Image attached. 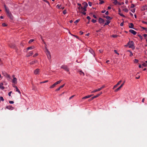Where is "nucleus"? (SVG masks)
I'll return each mask as SVG.
<instances>
[{
    "label": "nucleus",
    "mask_w": 147,
    "mask_h": 147,
    "mask_svg": "<svg viewBox=\"0 0 147 147\" xmlns=\"http://www.w3.org/2000/svg\"><path fill=\"white\" fill-rule=\"evenodd\" d=\"M45 52L46 55L47 56V58L48 59H49L50 62L51 61V55L50 53V52L49 51L48 49H47V48L46 47H45Z\"/></svg>",
    "instance_id": "nucleus-1"
},
{
    "label": "nucleus",
    "mask_w": 147,
    "mask_h": 147,
    "mask_svg": "<svg viewBox=\"0 0 147 147\" xmlns=\"http://www.w3.org/2000/svg\"><path fill=\"white\" fill-rule=\"evenodd\" d=\"M82 4L84 5V7H81V9H84V11H86V8L88 6V4L85 2H84Z\"/></svg>",
    "instance_id": "nucleus-2"
},
{
    "label": "nucleus",
    "mask_w": 147,
    "mask_h": 147,
    "mask_svg": "<svg viewBox=\"0 0 147 147\" xmlns=\"http://www.w3.org/2000/svg\"><path fill=\"white\" fill-rule=\"evenodd\" d=\"M61 68L63 69L67 72H69V69L68 68L67 65H62L61 66Z\"/></svg>",
    "instance_id": "nucleus-3"
},
{
    "label": "nucleus",
    "mask_w": 147,
    "mask_h": 147,
    "mask_svg": "<svg viewBox=\"0 0 147 147\" xmlns=\"http://www.w3.org/2000/svg\"><path fill=\"white\" fill-rule=\"evenodd\" d=\"M7 16L11 20L13 19V17L11 13L9 12L8 13H7Z\"/></svg>",
    "instance_id": "nucleus-4"
},
{
    "label": "nucleus",
    "mask_w": 147,
    "mask_h": 147,
    "mask_svg": "<svg viewBox=\"0 0 147 147\" xmlns=\"http://www.w3.org/2000/svg\"><path fill=\"white\" fill-rule=\"evenodd\" d=\"M102 92H100V93L98 94L97 95H96V96H94L93 97H92L90 99H89V100H93L94 98H96L98 97L100 94H102Z\"/></svg>",
    "instance_id": "nucleus-5"
},
{
    "label": "nucleus",
    "mask_w": 147,
    "mask_h": 147,
    "mask_svg": "<svg viewBox=\"0 0 147 147\" xmlns=\"http://www.w3.org/2000/svg\"><path fill=\"white\" fill-rule=\"evenodd\" d=\"M134 43L133 41H129L127 44V45H125V46H134Z\"/></svg>",
    "instance_id": "nucleus-6"
},
{
    "label": "nucleus",
    "mask_w": 147,
    "mask_h": 147,
    "mask_svg": "<svg viewBox=\"0 0 147 147\" xmlns=\"http://www.w3.org/2000/svg\"><path fill=\"white\" fill-rule=\"evenodd\" d=\"M146 10H147V5H145L143 6L141 10L142 11H144Z\"/></svg>",
    "instance_id": "nucleus-7"
},
{
    "label": "nucleus",
    "mask_w": 147,
    "mask_h": 147,
    "mask_svg": "<svg viewBox=\"0 0 147 147\" xmlns=\"http://www.w3.org/2000/svg\"><path fill=\"white\" fill-rule=\"evenodd\" d=\"M6 108L11 110H12L14 109L13 107H12V106L11 105L7 106Z\"/></svg>",
    "instance_id": "nucleus-8"
},
{
    "label": "nucleus",
    "mask_w": 147,
    "mask_h": 147,
    "mask_svg": "<svg viewBox=\"0 0 147 147\" xmlns=\"http://www.w3.org/2000/svg\"><path fill=\"white\" fill-rule=\"evenodd\" d=\"M98 22L100 24H102L104 22V21L103 19L102 18H99L98 19Z\"/></svg>",
    "instance_id": "nucleus-9"
},
{
    "label": "nucleus",
    "mask_w": 147,
    "mask_h": 147,
    "mask_svg": "<svg viewBox=\"0 0 147 147\" xmlns=\"http://www.w3.org/2000/svg\"><path fill=\"white\" fill-rule=\"evenodd\" d=\"M123 84H121V85L119 88H117L115 90V92H117L123 87Z\"/></svg>",
    "instance_id": "nucleus-10"
},
{
    "label": "nucleus",
    "mask_w": 147,
    "mask_h": 147,
    "mask_svg": "<svg viewBox=\"0 0 147 147\" xmlns=\"http://www.w3.org/2000/svg\"><path fill=\"white\" fill-rule=\"evenodd\" d=\"M39 71V69H37L34 71V73L36 75L38 74Z\"/></svg>",
    "instance_id": "nucleus-11"
},
{
    "label": "nucleus",
    "mask_w": 147,
    "mask_h": 147,
    "mask_svg": "<svg viewBox=\"0 0 147 147\" xmlns=\"http://www.w3.org/2000/svg\"><path fill=\"white\" fill-rule=\"evenodd\" d=\"M129 32L134 35H136L137 33L136 32L131 29L129 30Z\"/></svg>",
    "instance_id": "nucleus-12"
},
{
    "label": "nucleus",
    "mask_w": 147,
    "mask_h": 147,
    "mask_svg": "<svg viewBox=\"0 0 147 147\" xmlns=\"http://www.w3.org/2000/svg\"><path fill=\"white\" fill-rule=\"evenodd\" d=\"M93 95H88V96H86L83 97L82 98V99H86V98H89L91 96H93Z\"/></svg>",
    "instance_id": "nucleus-13"
},
{
    "label": "nucleus",
    "mask_w": 147,
    "mask_h": 147,
    "mask_svg": "<svg viewBox=\"0 0 147 147\" xmlns=\"http://www.w3.org/2000/svg\"><path fill=\"white\" fill-rule=\"evenodd\" d=\"M12 82L15 84L17 83V79L16 78H14L12 80Z\"/></svg>",
    "instance_id": "nucleus-14"
},
{
    "label": "nucleus",
    "mask_w": 147,
    "mask_h": 147,
    "mask_svg": "<svg viewBox=\"0 0 147 147\" xmlns=\"http://www.w3.org/2000/svg\"><path fill=\"white\" fill-rule=\"evenodd\" d=\"M121 82H122V81H121V80H120V81H119V82H118V83H117V84L115 85V86H114V87H113V89H114V88H115L117 87V86H118V85H119L120 84V83H121Z\"/></svg>",
    "instance_id": "nucleus-15"
},
{
    "label": "nucleus",
    "mask_w": 147,
    "mask_h": 147,
    "mask_svg": "<svg viewBox=\"0 0 147 147\" xmlns=\"http://www.w3.org/2000/svg\"><path fill=\"white\" fill-rule=\"evenodd\" d=\"M119 14L121 16L125 17V16L122 14L120 13V12H121V10L120 8H119Z\"/></svg>",
    "instance_id": "nucleus-16"
},
{
    "label": "nucleus",
    "mask_w": 147,
    "mask_h": 147,
    "mask_svg": "<svg viewBox=\"0 0 147 147\" xmlns=\"http://www.w3.org/2000/svg\"><path fill=\"white\" fill-rule=\"evenodd\" d=\"M3 83H1L0 84V88L2 90L4 89L5 88L3 86Z\"/></svg>",
    "instance_id": "nucleus-17"
},
{
    "label": "nucleus",
    "mask_w": 147,
    "mask_h": 147,
    "mask_svg": "<svg viewBox=\"0 0 147 147\" xmlns=\"http://www.w3.org/2000/svg\"><path fill=\"white\" fill-rule=\"evenodd\" d=\"M33 54V53L31 51L27 55V57H29L31 55H32Z\"/></svg>",
    "instance_id": "nucleus-18"
},
{
    "label": "nucleus",
    "mask_w": 147,
    "mask_h": 147,
    "mask_svg": "<svg viewBox=\"0 0 147 147\" xmlns=\"http://www.w3.org/2000/svg\"><path fill=\"white\" fill-rule=\"evenodd\" d=\"M129 25H129V28H133V27L134 26V25L133 23H130L129 24Z\"/></svg>",
    "instance_id": "nucleus-19"
},
{
    "label": "nucleus",
    "mask_w": 147,
    "mask_h": 147,
    "mask_svg": "<svg viewBox=\"0 0 147 147\" xmlns=\"http://www.w3.org/2000/svg\"><path fill=\"white\" fill-rule=\"evenodd\" d=\"M80 74L81 75H83V76H84L85 74L81 70H80L79 71Z\"/></svg>",
    "instance_id": "nucleus-20"
},
{
    "label": "nucleus",
    "mask_w": 147,
    "mask_h": 147,
    "mask_svg": "<svg viewBox=\"0 0 147 147\" xmlns=\"http://www.w3.org/2000/svg\"><path fill=\"white\" fill-rule=\"evenodd\" d=\"M30 47L27 48V49L25 50V51L26 52H27V51L29 49H33L32 47Z\"/></svg>",
    "instance_id": "nucleus-21"
},
{
    "label": "nucleus",
    "mask_w": 147,
    "mask_h": 147,
    "mask_svg": "<svg viewBox=\"0 0 147 147\" xmlns=\"http://www.w3.org/2000/svg\"><path fill=\"white\" fill-rule=\"evenodd\" d=\"M110 22L109 21V20H108L107 21V22L105 23V25H104V26L106 25H108L109 23H110Z\"/></svg>",
    "instance_id": "nucleus-22"
},
{
    "label": "nucleus",
    "mask_w": 147,
    "mask_h": 147,
    "mask_svg": "<svg viewBox=\"0 0 147 147\" xmlns=\"http://www.w3.org/2000/svg\"><path fill=\"white\" fill-rule=\"evenodd\" d=\"M37 61H32V62H31L30 63V65H32V64H34Z\"/></svg>",
    "instance_id": "nucleus-23"
},
{
    "label": "nucleus",
    "mask_w": 147,
    "mask_h": 147,
    "mask_svg": "<svg viewBox=\"0 0 147 147\" xmlns=\"http://www.w3.org/2000/svg\"><path fill=\"white\" fill-rule=\"evenodd\" d=\"M16 89V91L18 92L20 94H21V92L19 90V89L18 88V87H17Z\"/></svg>",
    "instance_id": "nucleus-24"
},
{
    "label": "nucleus",
    "mask_w": 147,
    "mask_h": 147,
    "mask_svg": "<svg viewBox=\"0 0 147 147\" xmlns=\"http://www.w3.org/2000/svg\"><path fill=\"white\" fill-rule=\"evenodd\" d=\"M56 84L55 83L52 86H50V88H53L54 87L56 86Z\"/></svg>",
    "instance_id": "nucleus-25"
},
{
    "label": "nucleus",
    "mask_w": 147,
    "mask_h": 147,
    "mask_svg": "<svg viewBox=\"0 0 147 147\" xmlns=\"http://www.w3.org/2000/svg\"><path fill=\"white\" fill-rule=\"evenodd\" d=\"M5 11H6V12L7 13L10 12L9 10V9L7 7L5 8Z\"/></svg>",
    "instance_id": "nucleus-26"
},
{
    "label": "nucleus",
    "mask_w": 147,
    "mask_h": 147,
    "mask_svg": "<svg viewBox=\"0 0 147 147\" xmlns=\"http://www.w3.org/2000/svg\"><path fill=\"white\" fill-rule=\"evenodd\" d=\"M61 81H62V80L58 81L57 82H56L55 83L56 84V85H57V84H59L61 82Z\"/></svg>",
    "instance_id": "nucleus-27"
},
{
    "label": "nucleus",
    "mask_w": 147,
    "mask_h": 147,
    "mask_svg": "<svg viewBox=\"0 0 147 147\" xmlns=\"http://www.w3.org/2000/svg\"><path fill=\"white\" fill-rule=\"evenodd\" d=\"M77 4L79 6V7H78V9H80L81 7H82L81 4L79 3H78Z\"/></svg>",
    "instance_id": "nucleus-28"
},
{
    "label": "nucleus",
    "mask_w": 147,
    "mask_h": 147,
    "mask_svg": "<svg viewBox=\"0 0 147 147\" xmlns=\"http://www.w3.org/2000/svg\"><path fill=\"white\" fill-rule=\"evenodd\" d=\"M2 74L5 76L7 75V74L4 71H2Z\"/></svg>",
    "instance_id": "nucleus-29"
},
{
    "label": "nucleus",
    "mask_w": 147,
    "mask_h": 147,
    "mask_svg": "<svg viewBox=\"0 0 147 147\" xmlns=\"http://www.w3.org/2000/svg\"><path fill=\"white\" fill-rule=\"evenodd\" d=\"M105 18H106V19L109 20L110 19V20H111L112 19V18H111V17L109 16H106L105 17Z\"/></svg>",
    "instance_id": "nucleus-30"
},
{
    "label": "nucleus",
    "mask_w": 147,
    "mask_h": 147,
    "mask_svg": "<svg viewBox=\"0 0 147 147\" xmlns=\"http://www.w3.org/2000/svg\"><path fill=\"white\" fill-rule=\"evenodd\" d=\"M2 25L3 26H7V25L5 23H3Z\"/></svg>",
    "instance_id": "nucleus-31"
},
{
    "label": "nucleus",
    "mask_w": 147,
    "mask_h": 147,
    "mask_svg": "<svg viewBox=\"0 0 147 147\" xmlns=\"http://www.w3.org/2000/svg\"><path fill=\"white\" fill-rule=\"evenodd\" d=\"M100 91L99 90H98V89H96V90H95L94 91H92L91 92V93H94L95 92H97V91Z\"/></svg>",
    "instance_id": "nucleus-32"
},
{
    "label": "nucleus",
    "mask_w": 147,
    "mask_h": 147,
    "mask_svg": "<svg viewBox=\"0 0 147 147\" xmlns=\"http://www.w3.org/2000/svg\"><path fill=\"white\" fill-rule=\"evenodd\" d=\"M123 10L124 11H125V12H127L128 11V10L126 8L124 9H123Z\"/></svg>",
    "instance_id": "nucleus-33"
},
{
    "label": "nucleus",
    "mask_w": 147,
    "mask_h": 147,
    "mask_svg": "<svg viewBox=\"0 0 147 147\" xmlns=\"http://www.w3.org/2000/svg\"><path fill=\"white\" fill-rule=\"evenodd\" d=\"M118 36L117 35H112V36L113 37V38H115L117 37Z\"/></svg>",
    "instance_id": "nucleus-34"
},
{
    "label": "nucleus",
    "mask_w": 147,
    "mask_h": 147,
    "mask_svg": "<svg viewBox=\"0 0 147 147\" xmlns=\"http://www.w3.org/2000/svg\"><path fill=\"white\" fill-rule=\"evenodd\" d=\"M34 39H31L28 42V43H31L33 41H34Z\"/></svg>",
    "instance_id": "nucleus-35"
},
{
    "label": "nucleus",
    "mask_w": 147,
    "mask_h": 147,
    "mask_svg": "<svg viewBox=\"0 0 147 147\" xmlns=\"http://www.w3.org/2000/svg\"><path fill=\"white\" fill-rule=\"evenodd\" d=\"M89 51L92 54H93V53H94V52L92 49H90L89 50Z\"/></svg>",
    "instance_id": "nucleus-36"
},
{
    "label": "nucleus",
    "mask_w": 147,
    "mask_h": 147,
    "mask_svg": "<svg viewBox=\"0 0 147 147\" xmlns=\"http://www.w3.org/2000/svg\"><path fill=\"white\" fill-rule=\"evenodd\" d=\"M0 100H1L2 101H3L4 100V99L2 96H0Z\"/></svg>",
    "instance_id": "nucleus-37"
},
{
    "label": "nucleus",
    "mask_w": 147,
    "mask_h": 147,
    "mask_svg": "<svg viewBox=\"0 0 147 147\" xmlns=\"http://www.w3.org/2000/svg\"><path fill=\"white\" fill-rule=\"evenodd\" d=\"M80 20V19H78L77 20H76L75 22H74L75 23H78L79 21Z\"/></svg>",
    "instance_id": "nucleus-38"
},
{
    "label": "nucleus",
    "mask_w": 147,
    "mask_h": 147,
    "mask_svg": "<svg viewBox=\"0 0 147 147\" xmlns=\"http://www.w3.org/2000/svg\"><path fill=\"white\" fill-rule=\"evenodd\" d=\"M92 22H93V23H95V22H96V20H94V19H92Z\"/></svg>",
    "instance_id": "nucleus-39"
},
{
    "label": "nucleus",
    "mask_w": 147,
    "mask_h": 147,
    "mask_svg": "<svg viewBox=\"0 0 147 147\" xmlns=\"http://www.w3.org/2000/svg\"><path fill=\"white\" fill-rule=\"evenodd\" d=\"M48 80H46V81H43V82H40V84L45 83H46V82H48Z\"/></svg>",
    "instance_id": "nucleus-40"
},
{
    "label": "nucleus",
    "mask_w": 147,
    "mask_h": 147,
    "mask_svg": "<svg viewBox=\"0 0 147 147\" xmlns=\"http://www.w3.org/2000/svg\"><path fill=\"white\" fill-rule=\"evenodd\" d=\"M138 36L139 37V38H140V39H141V40L142 39H143V37H142V36H141V35H140V34H139V35H138Z\"/></svg>",
    "instance_id": "nucleus-41"
},
{
    "label": "nucleus",
    "mask_w": 147,
    "mask_h": 147,
    "mask_svg": "<svg viewBox=\"0 0 147 147\" xmlns=\"http://www.w3.org/2000/svg\"><path fill=\"white\" fill-rule=\"evenodd\" d=\"M63 13L64 14H65L67 13L66 10L65 9L64 10L63 12Z\"/></svg>",
    "instance_id": "nucleus-42"
},
{
    "label": "nucleus",
    "mask_w": 147,
    "mask_h": 147,
    "mask_svg": "<svg viewBox=\"0 0 147 147\" xmlns=\"http://www.w3.org/2000/svg\"><path fill=\"white\" fill-rule=\"evenodd\" d=\"M134 62L135 63H137L138 62V59H134Z\"/></svg>",
    "instance_id": "nucleus-43"
},
{
    "label": "nucleus",
    "mask_w": 147,
    "mask_h": 147,
    "mask_svg": "<svg viewBox=\"0 0 147 147\" xmlns=\"http://www.w3.org/2000/svg\"><path fill=\"white\" fill-rule=\"evenodd\" d=\"M104 3V2L103 1H101L99 3V4H101L103 3Z\"/></svg>",
    "instance_id": "nucleus-44"
},
{
    "label": "nucleus",
    "mask_w": 147,
    "mask_h": 147,
    "mask_svg": "<svg viewBox=\"0 0 147 147\" xmlns=\"http://www.w3.org/2000/svg\"><path fill=\"white\" fill-rule=\"evenodd\" d=\"M71 35H72L73 36L76 37V38L78 39H79V37L78 36H77L76 35H73V34H71Z\"/></svg>",
    "instance_id": "nucleus-45"
},
{
    "label": "nucleus",
    "mask_w": 147,
    "mask_h": 147,
    "mask_svg": "<svg viewBox=\"0 0 147 147\" xmlns=\"http://www.w3.org/2000/svg\"><path fill=\"white\" fill-rule=\"evenodd\" d=\"M118 4L119 5H123L124 4V3L123 2H122L121 3H120L119 2H118Z\"/></svg>",
    "instance_id": "nucleus-46"
},
{
    "label": "nucleus",
    "mask_w": 147,
    "mask_h": 147,
    "mask_svg": "<svg viewBox=\"0 0 147 147\" xmlns=\"http://www.w3.org/2000/svg\"><path fill=\"white\" fill-rule=\"evenodd\" d=\"M57 7H58V9H61V5H57Z\"/></svg>",
    "instance_id": "nucleus-47"
},
{
    "label": "nucleus",
    "mask_w": 147,
    "mask_h": 147,
    "mask_svg": "<svg viewBox=\"0 0 147 147\" xmlns=\"http://www.w3.org/2000/svg\"><path fill=\"white\" fill-rule=\"evenodd\" d=\"M65 85V84H63V85H62L61 86L59 87V88H60V89H61V88H63L64 86Z\"/></svg>",
    "instance_id": "nucleus-48"
},
{
    "label": "nucleus",
    "mask_w": 147,
    "mask_h": 147,
    "mask_svg": "<svg viewBox=\"0 0 147 147\" xmlns=\"http://www.w3.org/2000/svg\"><path fill=\"white\" fill-rule=\"evenodd\" d=\"M114 52L117 54L118 55H119V53H117V51L116 50H114Z\"/></svg>",
    "instance_id": "nucleus-49"
},
{
    "label": "nucleus",
    "mask_w": 147,
    "mask_h": 147,
    "mask_svg": "<svg viewBox=\"0 0 147 147\" xmlns=\"http://www.w3.org/2000/svg\"><path fill=\"white\" fill-rule=\"evenodd\" d=\"M88 4L90 6H91L92 5V3L90 2H88Z\"/></svg>",
    "instance_id": "nucleus-50"
},
{
    "label": "nucleus",
    "mask_w": 147,
    "mask_h": 147,
    "mask_svg": "<svg viewBox=\"0 0 147 147\" xmlns=\"http://www.w3.org/2000/svg\"><path fill=\"white\" fill-rule=\"evenodd\" d=\"M9 102L10 104H13L14 103V102L12 101H9Z\"/></svg>",
    "instance_id": "nucleus-51"
},
{
    "label": "nucleus",
    "mask_w": 147,
    "mask_h": 147,
    "mask_svg": "<svg viewBox=\"0 0 147 147\" xmlns=\"http://www.w3.org/2000/svg\"><path fill=\"white\" fill-rule=\"evenodd\" d=\"M134 7H135L134 5L133 4H132L131 5V8H133Z\"/></svg>",
    "instance_id": "nucleus-52"
},
{
    "label": "nucleus",
    "mask_w": 147,
    "mask_h": 147,
    "mask_svg": "<svg viewBox=\"0 0 147 147\" xmlns=\"http://www.w3.org/2000/svg\"><path fill=\"white\" fill-rule=\"evenodd\" d=\"M135 9H134L131 10V11L133 12H135Z\"/></svg>",
    "instance_id": "nucleus-53"
},
{
    "label": "nucleus",
    "mask_w": 147,
    "mask_h": 147,
    "mask_svg": "<svg viewBox=\"0 0 147 147\" xmlns=\"http://www.w3.org/2000/svg\"><path fill=\"white\" fill-rule=\"evenodd\" d=\"M87 19H88L89 20L91 19L90 18L89 16H88L86 18Z\"/></svg>",
    "instance_id": "nucleus-54"
},
{
    "label": "nucleus",
    "mask_w": 147,
    "mask_h": 147,
    "mask_svg": "<svg viewBox=\"0 0 147 147\" xmlns=\"http://www.w3.org/2000/svg\"><path fill=\"white\" fill-rule=\"evenodd\" d=\"M81 12L84 15H86V12H84V11L82 12V11H81Z\"/></svg>",
    "instance_id": "nucleus-55"
},
{
    "label": "nucleus",
    "mask_w": 147,
    "mask_h": 147,
    "mask_svg": "<svg viewBox=\"0 0 147 147\" xmlns=\"http://www.w3.org/2000/svg\"><path fill=\"white\" fill-rule=\"evenodd\" d=\"M142 65L143 66L145 67H146L147 65V64L145 63H143Z\"/></svg>",
    "instance_id": "nucleus-56"
},
{
    "label": "nucleus",
    "mask_w": 147,
    "mask_h": 147,
    "mask_svg": "<svg viewBox=\"0 0 147 147\" xmlns=\"http://www.w3.org/2000/svg\"><path fill=\"white\" fill-rule=\"evenodd\" d=\"M74 96V95H73L71 96V97H70L69 98V99L70 100L72 98H73Z\"/></svg>",
    "instance_id": "nucleus-57"
},
{
    "label": "nucleus",
    "mask_w": 147,
    "mask_h": 147,
    "mask_svg": "<svg viewBox=\"0 0 147 147\" xmlns=\"http://www.w3.org/2000/svg\"><path fill=\"white\" fill-rule=\"evenodd\" d=\"M80 34L82 35L83 34V32L82 31H80Z\"/></svg>",
    "instance_id": "nucleus-58"
},
{
    "label": "nucleus",
    "mask_w": 147,
    "mask_h": 147,
    "mask_svg": "<svg viewBox=\"0 0 147 147\" xmlns=\"http://www.w3.org/2000/svg\"><path fill=\"white\" fill-rule=\"evenodd\" d=\"M12 92L11 91L10 92H9V93H8V95L9 96H11V94Z\"/></svg>",
    "instance_id": "nucleus-59"
},
{
    "label": "nucleus",
    "mask_w": 147,
    "mask_h": 147,
    "mask_svg": "<svg viewBox=\"0 0 147 147\" xmlns=\"http://www.w3.org/2000/svg\"><path fill=\"white\" fill-rule=\"evenodd\" d=\"M60 88H59V87L55 91H58L59 90H60Z\"/></svg>",
    "instance_id": "nucleus-60"
},
{
    "label": "nucleus",
    "mask_w": 147,
    "mask_h": 147,
    "mask_svg": "<svg viewBox=\"0 0 147 147\" xmlns=\"http://www.w3.org/2000/svg\"><path fill=\"white\" fill-rule=\"evenodd\" d=\"M38 54L37 53H36L35 54H34V55H33V57H35L36 56L38 55Z\"/></svg>",
    "instance_id": "nucleus-61"
},
{
    "label": "nucleus",
    "mask_w": 147,
    "mask_h": 147,
    "mask_svg": "<svg viewBox=\"0 0 147 147\" xmlns=\"http://www.w3.org/2000/svg\"><path fill=\"white\" fill-rule=\"evenodd\" d=\"M123 22H122V23H121V24H120V26H123Z\"/></svg>",
    "instance_id": "nucleus-62"
},
{
    "label": "nucleus",
    "mask_w": 147,
    "mask_h": 147,
    "mask_svg": "<svg viewBox=\"0 0 147 147\" xmlns=\"http://www.w3.org/2000/svg\"><path fill=\"white\" fill-rule=\"evenodd\" d=\"M105 14L106 15H108L109 14L108 11H107L105 13Z\"/></svg>",
    "instance_id": "nucleus-63"
},
{
    "label": "nucleus",
    "mask_w": 147,
    "mask_h": 147,
    "mask_svg": "<svg viewBox=\"0 0 147 147\" xmlns=\"http://www.w3.org/2000/svg\"><path fill=\"white\" fill-rule=\"evenodd\" d=\"M93 16L95 18H96V16L95 15H93Z\"/></svg>",
    "instance_id": "nucleus-64"
}]
</instances>
